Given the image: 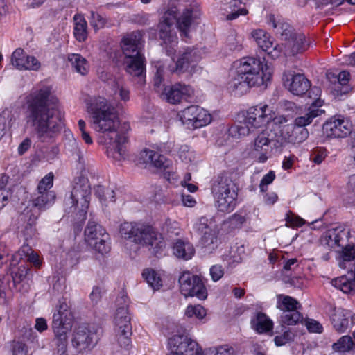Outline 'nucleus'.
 Wrapping results in <instances>:
<instances>
[{
	"instance_id": "11",
	"label": "nucleus",
	"mask_w": 355,
	"mask_h": 355,
	"mask_svg": "<svg viewBox=\"0 0 355 355\" xmlns=\"http://www.w3.org/2000/svg\"><path fill=\"white\" fill-rule=\"evenodd\" d=\"M91 198V188L87 179H79L74 183L71 195L66 200V205L74 210L78 209L81 214H85Z\"/></svg>"
},
{
	"instance_id": "14",
	"label": "nucleus",
	"mask_w": 355,
	"mask_h": 355,
	"mask_svg": "<svg viewBox=\"0 0 355 355\" xmlns=\"http://www.w3.org/2000/svg\"><path fill=\"white\" fill-rule=\"evenodd\" d=\"M115 339L121 347H127L131 343L132 325L128 306L119 307L114 318Z\"/></svg>"
},
{
	"instance_id": "49",
	"label": "nucleus",
	"mask_w": 355,
	"mask_h": 355,
	"mask_svg": "<svg viewBox=\"0 0 355 355\" xmlns=\"http://www.w3.org/2000/svg\"><path fill=\"white\" fill-rule=\"evenodd\" d=\"M276 31L277 33H279L283 37V40H286V42L290 38H291L294 34H297L296 33H293L292 27L288 23L284 22V21H282L279 27V29H277Z\"/></svg>"
},
{
	"instance_id": "1",
	"label": "nucleus",
	"mask_w": 355,
	"mask_h": 355,
	"mask_svg": "<svg viewBox=\"0 0 355 355\" xmlns=\"http://www.w3.org/2000/svg\"><path fill=\"white\" fill-rule=\"evenodd\" d=\"M57 99L51 87L38 85L26 97L27 123L34 129L41 141H48L63 125L62 116L55 107Z\"/></svg>"
},
{
	"instance_id": "47",
	"label": "nucleus",
	"mask_w": 355,
	"mask_h": 355,
	"mask_svg": "<svg viewBox=\"0 0 355 355\" xmlns=\"http://www.w3.org/2000/svg\"><path fill=\"white\" fill-rule=\"evenodd\" d=\"M302 324L306 327L309 333L322 334L324 331L322 325L317 320L312 318H306Z\"/></svg>"
},
{
	"instance_id": "38",
	"label": "nucleus",
	"mask_w": 355,
	"mask_h": 355,
	"mask_svg": "<svg viewBox=\"0 0 355 355\" xmlns=\"http://www.w3.org/2000/svg\"><path fill=\"white\" fill-rule=\"evenodd\" d=\"M58 314H53L52 321V329L56 338H68V333L71 330V328H65L67 327Z\"/></svg>"
},
{
	"instance_id": "58",
	"label": "nucleus",
	"mask_w": 355,
	"mask_h": 355,
	"mask_svg": "<svg viewBox=\"0 0 355 355\" xmlns=\"http://www.w3.org/2000/svg\"><path fill=\"white\" fill-rule=\"evenodd\" d=\"M42 211V210H39L34 207H32L30 209V211H29L30 214L28 215V223L30 225H33L36 223V221L38 219Z\"/></svg>"
},
{
	"instance_id": "54",
	"label": "nucleus",
	"mask_w": 355,
	"mask_h": 355,
	"mask_svg": "<svg viewBox=\"0 0 355 355\" xmlns=\"http://www.w3.org/2000/svg\"><path fill=\"white\" fill-rule=\"evenodd\" d=\"M210 275L214 282L220 279L224 275V268L221 265L216 264L210 268Z\"/></svg>"
},
{
	"instance_id": "4",
	"label": "nucleus",
	"mask_w": 355,
	"mask_h": 355,
	"mask_svg": "<svg viewBox=\"0 0 355 355\" xmlns=\"http://www.w3.org/2000/svg\"><path fill=\"white\" fill-rule=\"evenodd\" d=\"M178 12L175 6L168 8L164 12L159 25V37L166 45L169 55L175 53V47L178 44V37L174 31L175 23L182 35L187 37L191 24L196 22L201 15L199 8L194 6L187 8L179 17Z\"/></svg>"
},
{
	"instance_id": "40",
	"label": "nucleus",
	"mask_w": 355,
	"mask_h": 355,
	"mask_svg": "<svg viewBox=\"0 0 355 355\" xmlns=\"http://www.w3.org/2000/svg\"><path fill=\"white\" fill-rule=\"evenodd\" d=\"M142 275L154 290H158L162 286V280L154 270L146 269L144 270Z\"/></svg>"
},
{
	"instance_id": "62",
	"label": "nucleus",
	"mask_w": 355,
	"mask_h": 355,
	"mask_svg": "<svg viewBox=\"0 0 355 355\" xmlns=\"http://www.w3.org/2000/svg\"><path fill=\"white\" fill-rule=\"evenodd\" d=\"M349 78H350V74L349 72H347L346 71H343L340 72L339 74L338 75V78H337L338 85H340L343 86L347 85V83H349Z\"/></svg>"
},
{
	"instance_id": "24",
	"label": "nucleus",
	"mask_w": 355,
	"mask_h": 355,
	"mask_svg": "<svg viewBox=\"0 0 355 355\" xmlns=\"http://www.w3.org/2000/svg\"><path fill=\"white\" fill-rule=\"evenodd\" d=\"M309 132L306 128L299 127L295 123L283 125L280 130V137L284 142L299 144L309 137Z\"/></svg>"
},
{
	"instance_id": "8",
	"label": "nucleus",
	"mask_w": 355,
	"mask_h": 355,
	"mask_svg": "<svg viewBox=\"0 0 355 355\" xmlns=\"http://www.w3.org/2000/svg\"><path fill=\"white\" fill-rule=\"evenodd\" d=\"M272 114V109L263 103L250 107L245 116V126L241 125L237 127L239 135H247L251 130L264 126L272 119L273 116Z\"/></svg>"
},
{
	"instance_id": "29",
	"label": "nucleus",
	"mask_w": 355,
	"mask_h": 355,
	"mask_svg": "<svg viewBox=\"0 0 355 355\" xmlns=\"http://www.w3.org/2000/svg\"><path fill=\"white\" fill-rule=\"evenodd\" d=\"M198 56L196 51L192 50H187L182 53L177 62L168 67V70L171 73L180 74L188 71L190 67H193L198 60Z\"/></svg>"
},
{
	"instance_id": "56",
	"label": "nucleus",
	"mask_w": 355,
	"mask_h": 355,
	"mask_svg": "<svg viewBox=\"0 0 355 355\" xmlns=\"http://www.w3.org/2000/svg\"><path fill=\"white\" fill-rule=\"evenodd\" d=\"M178 155L180 158L185 162H191L193 157L192 152H191L189 147L187 145L180 146L178 150Z\"/></svg>"
},
{
	"instance_id": "9",
	"label": "nucleus",
	"mask_w": 355,
	"mask_h": 355,
	"mask_svg": "<svg viewBox=\"0 0 355 355\" xmlns=\"http://www.w3.org/2000/svg\"><path fill=\"white\" fill-rule=\"evenodd\" d=\"M54 175L50 172L39 182L37 191L31 200L32 207L39 210H45L55 200V193L51 190L53 185Z\"/></svg>"
},
{
	"instance_id": "20",
	"label": "nucleus",
	"mask_w": 355,
	"mask_h": 355,
	"mask_svg": "<svg viewBox=\"0 0 355 355\" xmlns=\"http://www.w3.org/2000/svg\"><path fill=\"white\" fill-rule=\"evenodd\" d=\"M269 130H262L254 139L252 153L259 163L266 162L270 156V142Z\"/></svg>"
},
{
	"instance_id": "44",
	"label": "nucleus",
	"mask_w": 355,
	"mask_h": 355,
	"mask_svg": "<svg viewBox=\"0 0 355 355\" xmlns=\"http://www.w3.org/2000/svg\"><path fill=\"white\" fill-rule=\"evenodd\" d=\"M207 312L201 305H189L185 311V315L189 318L195 317L201 320L205 318Z\"/></svg>"
},
{
	"instance_id": "53",
	"label": "nucleus",
	"mask_w": 355,
	"mask_h": 355,
	"mask_svg": "<svg viewBox=\"0 0 355 355\" xmlns=\"http://www.w3.org/2000/svg\"><path fill=\"white\" fill-rule=\"evenodd\" d=\"M293 334L290 331H286L279 336H276L274 338L275 343L277 346H282L293 340Z\"/></svg>"
},
{
	"instance_id": "30",
	"label": "nucleus",
	"mask_w": 355,
	"mask_h": 355,
	"mask_svg": "<svg viewBox=\"0 0 355 355\" xmlns=\"http://www.w3.org/2000/svg\"><path fill=\"white\" fill-rule=\"evenodd\" d=\"M173 250L176 257L184 260L191 259L195 254V249L193 245L187 241L181 239H178L175 242Z\"/></svg>"
},
{
	"instance_id": "12",
	"label": "nucleus",
	"mask_w": 355,
	"mask_h": 355,
	"mask_svg": "<svg viewBox=\"0 0 355 355\" xmlns=\"http://www.w3.org/2000/svg\"><path fill=\"white\" fill-rule=\"evenodd\" d=\"M85 239L89 246L102 254L110 251L109 234L95 221L88 222L85 230Z\"/></svg>"
},
{
	"instance_id": "18",
	"label": "nucleus",
	"mask_w": 355,
	"mask_h": 355,
	"mask_svg": "<svg viewBox=\"0 0 355 355\" xmlns=\"http://www.w3.org/2000/svg\"><path fill=\"white\" fill-rule=\"evenodd\" d=\"M139 163L144 164L146 166H153L161 171H166V175L168 176L171 175V173H173V171L170 170L172 166L171 160L167 159L159 152L150 149L145 148L140 152ZM167 178L168 179L169 177Z\"/></svg>"
},
{
	"instance_id": "52",
	"label": "nucleus",
	"mask_w": 355,
	"mask_h": 355,
	"mask_svg": "<svg viewBox=\"0 0 355 355\" xmlns=\"http://www.w3.org/2000/svg\"><path fill=\"white\" fill-rule=\"evenodd\" d=\"M275 178V173L273 171H270L265 175L261 180L259 184L260 191L264 193L267 191V186L271 184Z\"/></svg>"
},
{
	"instance_id": "23",
	"label": "nucleus",
	"mask_w": 355,
	"mask_h": 355,
	"mask_svg": "<svg viewBox=\"0 0 355 355\" xmlns=\"http://www.w3.org/2000/svg\"><path fill=\"white\" fill-rule=\"evenodd\" d=\"M11 62L19 70L37 71L41 67L40 62L35 57L27 55L21 48L17 49L12 53Z\"/></svg>"
},
{
	"instance_id": "10",
	"label": "nucleus",
	"mask_w": 355,
	"mask_h": 355,
	"mask_svg": "<svg viewBox=\"0 0 355 355\" xmlns=\"http://www.w3.org/2000/svg\"><path fill=\"white\" fill-rule=\"evenodd\" d=\"M300 303L294 297L284 294L277 295V308L282 311L280 322L286 325H295L302 320L300 312Z\"/></svg>"
},
{
	"instance_id": "55",
	"label": "nucleus",
	"mask_w": 355,
	"mask_h": 355,
	"mask_svg": "<svg viewBox=\"0 0 355 355\" xmlns=\"http://www.w3.org/2000/svg\"><path fill=\"white\" fill-rule=\"evenodd\" d=\"M230 225L235 228H240L246 222V218L239 214H234L229 218Z\"/></svg>"
},
{
	"instance_id": "27",
	"label": "nucleus",
	"mask_w": 355,
	"mask_h": 355,
	"mask_svg": "<svg viewBox=\"0 0 355 355\" xmlns=\"http://www.w3.org/2000/svg\"><path fill=\"white\" fill-rule=\"evenodd\" d=\"M283 46L284 53L286 56H293L306 51L309 43L303 33L294 34Z\"/></svg>"
},
{
	"instance_id": "63",
	"label": "nucleus",
	"mask_w": 355,
	"mask_h": 355,
	"mask_svg": "<svg viewBox=\"0 0 355 355\" xmlns=\"http://www.w3.org/2000/svg\"><path fill=\"white\" fill-rule=\"evenodd\" d=\"M89 298L94 304H97L101 299V291L98 287H94L89 295Z\"/></svg>"
},
{
	"instance_id": "15",
	"label": "nucleus",
	"mask_w": 355,
	"mask_h": 355,
	"mask_svg": "<svg viewBox=\"0 0 355 355\" xmlns=\"http://www.w3.org/2000/svg\"><path fill=\"white\" fill-rule=\"evenodd\" d=\"M180 292L185 297H196L205 300L207 291L201 278L189 271L183 272L179 277Z\"/></svg>"
},
{
	"instance_id": "37",
	"label": "nucleus",
	"mask_w": 355,
	"mask_h": 355,
	"mask_svg": "<svg viewBox=\"0 0 355 355\" xmlns=\"http://www.w3.org/2000/svg\"><path fill=\"white\" fill-rule=\"evenodd\" d=\"M255 330L258 333H265L272 329V322L263 313H258L254 320L252 321Z\"/></svg>"
},
{
	"instance_id": "64",
	"label": "nucleus",
	"mask_w": 355,
	"mask_h": 355,
	"mask_svg": "<svg viewBox=\"0 0 355 355\" xmlns=\"http://www.w3.org/2000/svg\"><path fill=\"white\" fill-rule=\"evenodd\" d=\"M35 328L40 332L46 330L48 328L46 320L43 318H37Z\"/></svg>"
},
{
	"instance_id": "39",
	"label": "nucleus",
	"mask_w": 355,
	"mask_h": 355,
	"mask_svg": "<svg viewBox=\"0 0 355 355\" xmlns=\"http://www.w3.org/2000/svg\"><path fill=\"white\" fill-rule=\"evenodd\" d=\"M53 314L60 315V319L65 322L64 324L67 326V328H72L74 317L66 302H60L56 311Z\"/></svg>"
},
{
	"instance_id": "22",
	"label": "nucleus",
	"mask_w": 355,
	"mask_h": 355,
	"mask_svg": "<svg viewBox=\"0 0 355 355\" xmlns=\"http://www.w3.org/2000/svg\"><path fill=\"white\" fill-rule=\"evenodd\" d=\"M252 37L257 42L258 46L270 55L272 58H277L280 56L283 46L279 44L274 45L270 35L262 29L254 30L251 33Z\"/></svg>"
},
{
	"instance_id": "13",
	"label": "nucleus",
	"mask_w": 355,
	"mask_h": 355,
	"mask_svg": "<svg viewBox=\"0 0 355 355\" xmlns=\"http://www.w3.org/2000/svg\"><path fill=\"white\" fill-rule=\"evenodd\" d=\"M97 342V331L94 327L82 324L74 329L71 343L78 352L83 353L92 350Z\"/></svg>"
},
{
	"instance_id": "61",
	"label": "nucleus",
	"mask_w": 355,
	"mask_h": 355,
	"mask_svg": "<svg viewBox=\"0 0 355 355\" xmlns=\"http://www.w3.org/2000/svg\"><path fill=\"white\" fill-rule=\"evenodd\" d=\"M9 191L0 186V209L6 206L8 201Z\"/></svg>"
},
{
	"instance_id": "34",
	"label": "nucleus",
	"mask_w": 355,
	"mask_h": 355,
	"mask_svg": "<svg viewBox=\"0 0 355 355\" xmlns=\"http://www.w3.org/2000/svg\"><path fill=\"white\" fill-rule=\"evenodd\" d=\"M331 320L334 329L338 333H343L347 329L349 321L343 310H335Z\"/></svg>"
},
{
	"instance_id": "16",
	"label": "nucleus",
	"mask_w": 355,
	"mask_h": 355,
	"mask_svg": "<svg viewBox=\"0 0 355 355\" xmlns=\"http://www.w3.org/2000/svg\"><path fill=\"white\" fill-rule=\"evenodd\" d=\"M178 117L184 125L193 129L208 125L212 119L207 110L198 105H191L181 110Z\"/></svg>"
},
{
	"instance_id": "7",
	"label": "nucleus",
	"mask_w": 355,
	"mask_h": 355,
	"mask_svg": "<svg viewBox=\"0 0 355 355\" xmlns=\"http://www.w3.org/2000/svg\"><path fill=\"white\" fill-rule=\"evenodd\" d=\"M141 33L134 31L125 36L121 42L123 53L125 56L124 63L126 71L135 76L142 75L145 69V58L141 53Z\"/></svg>"
},
{
	"instance_id": "51",
	"label": "nucleus",
	"mask_w": 355,
	"mask_h": 355,
	"mask_svg": "<svg viewBox=\"0 0 355 355\" xmlns=\"http://www.w3.org/2000/svg\"><path fill=\"white\" fill-rule=\"evenodd\" d=\"M90 24L94 29L98 30L105 26V19L98 13L92 11Z\"/></svg>"
},
{
	"instance_id": "42",
	"label": "nucleus",
	"mask_w": 355,
	"mask_h": 355,
	"mask_svg": "<svg viewBox=\"0 0 355 355\" xmlns=\"http://www.w3.org/2000/svg\"><path fill=\"white\" fill-rule=\"evenodd\" d=\"M354 342L352 338L349 336H343L336 342L332 345V349L338 352H346L352 349Z\"/></svg>"
},
{
	"instance_id": "21",
	"label": "nucleus",
	"mask_w": 355,
	"mask_h": 355,
	"mask_svg": "<svg viewBox=\"0 0 355 355\" xmlns=\"http://www.w3.org/2000/svg\"><path fill=\"white\" fill-rule=\"evenodd\" d=\"M322 128L327 137L343 138L351 133L352 125L347 119L331 118L323 125Z\"/></svg>"
},
{
	"instance_id": "25",
	"label": "nucleus",
	"mask_w": 355,
	"mask_h": 355,
	"mask_svg": "<svg viewBox=\"0 0 355 355\" xmlns=\"http://www.w3.org/2000/svg\"><path fill=\"white\" fill-rule=\"evenodd\" d=\"M193 94V90L191 87L181 83L166 87L162 94L163 98L171 104L179 103L182 100H187Z\"/></svg>"
},
{
	"instance_id": "5",
	"label": "nucleus",
	"mask_w": 355,
	"mask_h": 355,
	"mask_svg": "<svg viewBox=\"0 0 355 355\" xmlns=\"http://www.w3.org/2000/svg\"><path fill=\"white\" fill-rule=\"evenodd\" d=\"M272 73V69L264 63V59L243 58L237 67L236 75L229 83V87L239 94L246 93L250 87L267 85Z\"/></svg>"
},
{
	"instance_id": "60",
	"label": "nucleus",
	"mask_w": 355,
	"mask_h": 355,
	"mask_svg": "<svg viewBox=\"0 0 355 355\" xmlns=\"http://www.w3.org/2000/svg\"><path fill=\"white\" fill-rule=\"evenodd\" d=\"M28 347L21 343H17L13 349V355H27Z\"/></svg>"
},
{
	"instance_id": "3",
	"label": "nucleus",
	"mask_w": 355,
	"mask_h": 355,
	"mask_svg": "<svg viewBox=\"0 0 355 355\" xmlns=\"http://www.w3.org/2000/svg\"><path fill=\"white\" fill-rule=\"evenodd\" d=\"M319 251L326 261L331 259L334 251L339 267L352 272L355 279V243L349 229L342 225L328 229L320 238Z\"/></svg>"
},
{
	"instance_id": "45",
	"label": "nucleus",
	"mask_w": 355,
	"mask_h": 355,
	"mask_svg": "<svg viewBox=\"0 0 355 355\" xmlns=\"http://www.w3.org/2000/svg\"><path fill=\"white\" fill-rule=\"evenodd\" d=\"M308 96L309 98L312 99L313 101L311 105H314L315 107L320 108L323 105V101L320 99L321 89L318 87H313L309 89Z\"/></svg>"
},
{
	"instance_id": "26",
	"label": "nucleus",
	"mask_w": 355,
	"mask_h": 355,
	"mask_svg": "<svg viewBox=\"0 0 355 355\" xmlns=\"http://www.w3.org/2000/svg\"><path fill=\"white\" fill-rule=\"evenodd\" d=\"M284 85L295 95L300 96L305 94L310 88L309 80L303 74H284Z\"/></svg>"
},
{
	"instance_id": "57",
	"label": "nucleus",
	"mask_w": 355,
	"mask_h": 355,
	"mask_svg": "<svg viewBox=\"0 0 355 355\" xmlns=\"http://www.w3.org/2000/svg\"><path fill=\"white\" fill-rule=\"evenodd\" d=\"M155 67L157 69L154 78V85L155 87L158 88L164 80V67L159 62L156 64Z\"/></svg>"
},
{
	"instance_id": "19",
	"label": "nucleus",
	"mask_w": 355,
	"mask_h": 355,
	"mask_svg": "<svg viewBox=\"0 0 355 355\" xmlns=\"http://www.w3.org/2000/svg\"><path fill=\"white\" fill-rule=\"evenodd\" d=\"M137 230L139 239L136 243L151 247L155 252H157L164 246L161 234L152 225L140 223Z\"/></svg>"
},
{
	"instance_id": "28",
	"label": "nucleus",
	"mask_w": 355,
	"mask_h": 355,
	"mask_svg": "<svg viewBox=\"0 0 355 355\" xmlns=\"http://www.w3.org/2000/svg\"><path fill=\"white\" fill-rule=\"evenodd\" d=\"M207 220L205 218H201L196 225L198 230L203 233L201 238L202 246L212 250L218 247L219 239L217 232L209 228L207 225Z\"/></svg>"
},
{
	"instance_id": "41",
	"label": "nucleus",
	"mask_w": 355,
	"mask_h": 355,
	"mask_svg": "<svg viewBox=\"0 0 355 355\" xmlns=\"http://www.w3.org/2000/svg\"><path fill=\"white\" fill-rule=\"evenodd\" d=\"M230 13L226 17L227 20H234L240 15H246L248 10L243 6L241 1L239 0H233L230 3Z\"/></svg>"
},
{
	"instance_id": "43",
	"label": "nucleus",
	"mask_w": 355,
	"mask_h": 355,
	"mask_svg": "<svg viewBox=\"0 0 355 355\" xmlns=\"http://www.w3.org/2000/svg\"><path fill=\"white\" fill-rule=\"evenodd\" d=\"M286 226L291 228L302 227L305 221L299 216L295 215L293 211L288 210L285 217Z\"/></svg>"
},
{
	"instance_id": "48",
	"label": "nucleus",
	"mask_w": 355,
	"mask_h": 355,
	"mask_svg": "<svg viewBox=\"0 0 355 355\" xmlns=\"http://www.w3.org/2000/svg\"><path fill=\"white\" fill-rule=\"evenodd\" d=\"M234 348L227 345H220L216 347L209 348V355H234Z\"/></svg>"
},
{
	"instance_id": "31",
	"label": "nucleus",
	"mask_w": 355,
	"mask_h": 355,
	"mask_svg": "<svg viewBox=\"0 0 355 355\" xmlns=\"http://www.w3.org/2000/svg\"><path fill=\"white\" fill-rule=\"evenodd\" d=\"M324 112V110L310 105L304 113L295 119L293 123L299 127L306 128L313 122L315 117L320 116Z\"/></svg>"
},
{
	"instance_id": "6",
	"label": "nucleus",
	"mask_w": 355,
	"mask_h": 355,
	"mask_svg": "<svg viewBox=\"0 0 355 355\" xmlns=\"http://www.w3.org/2000/svg\"><path fill=\"white\" fill-rule=\"evenodd\" d=\"M211 193L219 211L231 212L235 209L238 197L237 188L227 174H220L216 178L212 183Z\"/></svg>"
},
{
	"instance_id": "59",
	"label": "nucleus",
	"mask_w": 355,
	"mask_h": 355,
	"mask_svg": "<svg viewBox=\"0 0 355 355\" xmlns=\"http://www.w3.org/2000/svg\"><path fill=\"white\" fill-rule=\"evenodd\" d=\"M30 253H27V259L28 261L32 263L35 267L40 268L42 265V261L40 259L39 255L37 253H35L31 250Z\"/></svg>"
},
{
	"instance_id": "32",
	"label": "nucleus",
	"mask_w": 355,
	"mask_h": 355,
	"mask_svg": "<svg viewBox=\"0 0 355 355\" xmlns=\"http://www.w3.org/2000/svg\"><path fill=\"white\" fill-rule=\"evenodd\" d=\"M74 21V31L73 34L75 37L79 42H83L87 37V24L82 15L77 14L73 17Z\"/></svg>"
},
{
	"instance_id": "50",
	"label": "nucleus",
	"mask_w": 355,
	"mask_h": 355,
	"mask_svg": "<svg viewBox=\"0 0 355 355\" xmlns=\"http://www.w3.org/2000/svg\"><path fill=\"white\" fill-rule=\"evenodd\" d=\"M54 342L56 345L54 355H67V338L55 337Z\"/></svg>"
},
{
	"instance_id": "33",
	"label": "nucleus",
	"mask_w": 355,
	"mask_h": 355,
	"mask_svg": "<svg viewBox=\"0 0 355 355\" xmlns=\"http://www.w3.org/2000/svg\"><path fill=\"white\" fill-rule=\"evenodd\" d=\"M331 284L344 293L354 294L355 293V279H349L346 276L337 277L331 281Z\"/></svg>"
},
{
	"instance_id": "17",
	"label": "nucleus",
	"mask_w": 355,
	"mask_h": 355,
	"mask_svg": "<svg viewBox=\"0 0 355 355\" xmlns=\"http://www.w3.org/2000/svg\"><path fill=\"white\" fill-rule=\"evenodd\" d=\"M170 353L167 355H201L202 349L198 343L185 335H173L168 340Z\"/></svg>"
},
{
	"instance_id": "2",
	"label": "nucleus",
	"mask_w": 355,
	"mask_h": 355,
	"mask_svg": "<svg viewBox=\"0 0 355 355\" xmlns=\"http://www.w3.org/2000/svg\"><path fill=\"white\" fill-rule=\"evenodd\" d=\"M87 109L92 115L94 130L103 133L99 141L106 146L107 156L118 161L123 159L127 137L117 131L119 121L114 107L105 98L96 96L87 101Z\"/></svg>"
},
{
	"instance_id": "46",
	"label": "nucleus",
	"mask_w": 355,
	"mask_h": 355,
	"mask_svg": "<svg viewBox=\"0 0 355 355\" xmlns=\"http://www.w3.org/2000/svg\"><path fill=\"white\" fill-rule=\"evenodd\" d=\"M328 155L327 150L323 147H316L311 151L310 159L316 164H320Z\"/></svg>"
},
{
	"instance_id": "35",
	"label": "nucleus",
	"mask_w": 355,
	"mask_h": 355,
	"mask_svg": "<svg viewBox=\"0 0 355 355\" xmlns=\"http://www.w3.org/2000/svg\"><path fill=\"white\" fill-rule=\"evenodd\" d=\"M140 223L124 222L120 226V234L121 236L125 239H130L136 243L139 239L137 235V228H139Z\"/></svg>"
},
{
	"instance_id": "36",
	"label": "nucleus",
	"mask_w": 355,
	"mask_h": 355,
	"mask_svg": "<svg viewBox=\"0 0 355 355\" xmlns=\"http://www.w3.org/2000/svg\"><path fill=\"white\" fill-rule=\"evenodd\" d=\"M68 60L76 72L81 75L87 73L89 65L87 60L81 55L76 53L69 54Z\"/></svg>"
}]
</instances>
